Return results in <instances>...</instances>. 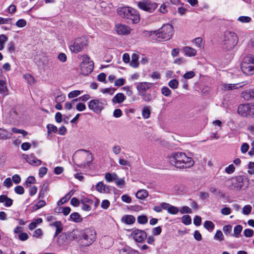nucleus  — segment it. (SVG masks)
<instances>
[{
  "label": "nucleus",
  "mask_w": 254,
  "mask_h": 254,
  "mask_svg": "<svg viewBox=\"0 0 254 254\" xmlns=\"http://www.w3.org/2000/svg\"><path fill=\"white\" fill-rule=\"evenodd\" d=\"M168 159L171 165L179 169H190L194 164L193 159L184 152H173L168 156Z\"/></svg>",
  "instance_id": "1"
},
{
  "label": "nucleus",
  "mask_w": 254,
  "mask_h": 254,
  "mask_svg": "<svg viewBox=\"0 0 254 254\" xmlns=\"http://www.w3.org/2000/svg\"><path fill=\"white\" fill-rule=\"evenodd\" d=\"M96 232L93 228H87L80 231V238L78 244L82 247H87L92 245L96 239Z\"/></svg>",
  "instance_id": "2"
},
{
  "label": "nucleus",
  "mask_w": 254,
  "mask_h": 254,
  "mask_svg": "<svg viewBox=\"0 0 254 254\" xmlns=\"http://www.w3.org/2000/svg\"><path fill=\"white\" fill-rule=\"evenodd\" d=\"M118 14L128 22L137 23L140 21V16L136 10L129 6L120 7L117 9Z\"/></svg>",
  "instance_id": "3"
},
{
  "label": "nucleus",
  "mask_w": 254,
  "mask_h": 254,
  "mask_svg": "<svg viewBox=\"0 0 254 254\" xmlns=\"http://www.w3.org/2000/svg\"><path fill=\"white\" fill-rule=\"evenodd\" d=\"M173 34V27L169 24L164 25L158 31H151L150 36L156 37L158 41H167L172 36Z\"/></svg>",
  "instance_id": "4"
},
{
  "label": "nucleus",
  "mask_w": 254,
  "mask_h": 254,
  "mask_svg": "<svg viewBox=\"0 0 254 254\" xmlns=\"http://www.w3.org/2000/svg\"><path fill=\"white\" fill-rule=\"evenodd\" d=\"M238 40V37L234 32L225 31L223 41V48L228 51L233 49L237 44Z\"/></svg>",
  "instance_id": "5"
},
{
  "label": "nucleus",
  "mask_w": 254,
  "mask_h": 254,
  "mask_svg": "<svg viewBox=\"0 0 254 254\" xmlns=\"http://www.w3.org/2000/svg\"><path fill=\"white\" fill-rule=\"evenodd\" d=\"M107 105L106 101L101 98H96L90 100L88 103V108L96 114H99Z\"/></svg>",
  "instance_id": "6"
},
{
  "label": "nucleus",
  "mask_w": 254,
  "mask_h": 254,
  "mask_svg": "<svg viewBox=\"0 0 254 254\" xmlns=\"http://www.w3.org/2000/svg\"><path fill=\"white\" fill-rule=\"evenodd\" d=\"M94 67V64L90 61L87 55L83 56V61L80 64V72L82 74L87 75L90 73Z\"/></svg>",
  "instance_id": "7"
},
{
  "label": "nucleus",
  "mask_w": 254,
  "mask_h": 254,
  "mask_svg": "<svg viewBox=\"0 0 254 254\" xmlns=\"http://www.w3.org/2000/svg\"><path fill=\"white\" fill-rule=\"evenodd\" d=\"M87 45V40L85 37L78 38L72 45L69 46V49L73 53H78L82 51Z\"/></svg>",
  "instance_id": "8"
},
{
  "label": "nucleus",
  "mask_w": 254,
  "mask_h": 254,
  "mask_svg": "<svg viewBox=\"0 0 254 254\" xmlns=\"http://www.w3.org/2000/svg\"><path fill=\"white\" fill-rule=\"evenodd\" d=\"M138 6L143 10L152 12L157 7L158 5L156 2L146 1L139 2Z\"/></svg>",
  "instance_id": "9"
},
{
  "label": "nucleus",
  "mask_w": 254,
  "mask_h": 254,
  "mask_svg": "<svg viewBox=\"0 0 254 254\" xmlns=\"http://www.w3.org/2000/svg\"><path fill=\"white\" fill-rule=\"evenodd\" d=\"M130 236L137 242H142L147 236L146 233L143 230L139 229L133 230L130 234Z\"/></svg>",
  "instance_id": "10"
},
{
  "label": "nucleus",
  "mask_w": 254,
  "mask_h": 254,
  "mask_svg": "<svg viewBox=\"0 0 254 254\" xmlns=\"http://www.w3.org/2000/svg\"><path fill=\"white\" fill-rule=\"evenodd\" d=\"M131 30L130 28L125 24L118 23L115 26V31L119 35L129 34Z\"/></svg>",
  "instance_id": "11"
},
{
  "label": "nucleus",
  "mask_w": 254,
  "mask_h": 254,
  "mask_svg": "<svg viewBox=\"0 0 254 254\" xmlns=\"http://www.w3.org/2000/svg\"><path fill=\"white\" fill-rule=\"evenodd\" d=\"M247 83V82L246 81L235 84L223 83L221 85V89L222 90L225 91L232 90L241 88L245 85Z\"/></svg>",
  "instance_id": "12"
},
{
  "label": "nucleus",
  "mask_w": 254,
  "mask_h": 254,
  "mask_svg": "<svg viewBox=\"0 0 254 254\" xmlns=\"http://www.w3.org/2000/svg\"><path fill=\"white\" fill-rule=\"evenodd\" d=\"M153 84L152 83L143 82L139 83L136 88L139 93L140 95H143L145 92L150 89L152 86Z\"/></svg>",
  "instance_id": "13"
},
{
  "label": "nucleus",
  "mask_w": 254,
  "mask_h": 254,
  "mask_svg": "<svg viewBox=\"0 0 254 254\" xmlns=\"http://www.w3.org/2000/svg\"><path fill=\"white\" fill-rule=\"evenodd\" d=\"M241 68L242 71L246 74L251 75L254 73V66L247 62L242 61Z\"/></svg>",
  "instance_id": "14"
},
{
  "label": "nucleus",
  "mask_w": 254,
  "mask_h": 254,
  "mask_svg": "<svg viewBox=\"0 0 254 254\" xmlns=\"http://www.w3.org/2000/svg\"><path fill=\"white\" fill-rule=\"evenodd\" d=\"M250 104H241L238 108V114L243 117L249 116Z\"/></svg>",
  "instance_id": "15"
},
{
  "label": "nucleus",
  "mask_w": 254,
  "mask_h": 254,
  "mask_svg": "<svg viewBox=\"0 0 254 254\" xmlns=\"http://www.w3.org/2000/svg\"><path fill=\"white\" fill-rule=\"evenodd\" d=\"M182 51L186 56L189 57H195L197 54L196 50L190 46L184 47Z\"/></svg>",
  "instance_id": "16"
},
{
  "label": "nucleus",
  "mask_w": 254,
  "mask_h": 254,
  "mask_svg": "<svg viewBox=\"0 0 254 254\" xmlns=\"http://www.w3.org/2000/svg\"><path fill=\"white\" fill-rule=\"evenodd\" d=\"M12 133L10 131L0 127V140H7L11 138Z\"/></svg>",
  "instance_id": "17"
},
{
  "label": "nucleus",
  "mask_w": 254,
  "mask_h": 254,
  "mask_svg": "<svg viewBox=\"0 0 254 254\" xmlns=\"http://www.w3.org/2000/svg\"><path fill=\"white\" fill-rule=\"evenodd\" d=\"M243 180L244 178L241 176H238L235 179V182H233V184L234 185V188L237 190H240L243 187Z\"/></svg>",
  "instance_id": "18"
},
{
  "label": "nucleus",
  "mask_w": 254,
  "mask_h": 254,
  "mask_svg": "<svg viewBox=\"0 0 254 254\" xmlns=\"http://www.w3.org/2000/svg\"><path fill=\"white\" fill-rule=\"evenodd\" d=\"M96 190L101 193H106L109 191L108 187L103 182H99L96 186Z\"/></svg>",
  "instance_id": "19"
},
{
  "label": "nucleus",
  "mask_w": 254,
  "mask_h": 254,
  "mask_svg": "<svg viewBox=\"0 0 254 254\" xmlns=\"http://www.w3.org/2000/svg\"><path fill=\"white\" fill-rule=\"evenodd\" d=\"M52 226H54L56 228V231L54 235V237H57L59 233H60L63 229V225L61 221H57L52 224H50Z\"/></svg>",
  "instance_id": "20"
},
{
  "label": "nucleus",
  "mask_w": 254,
  "mask_h": 254,
  "mask_svg": "<svg viewBox=\"0 0 254 254\" xmlns=\"http://www.w3.org/2000/svg\"><path fill=\"white\" fill-rule=\"evenodd\" d=\"M126 99V97L122 93L117 94L112 99L114 103H121Z\"/></svg>",
  "instance_id": "21"
},
{
  "label": "nucleus",
  "mask_w": 254,
  "mask_h": 254,
  "mask_svg": "<svg viewBox=\"0 0 254 254\" xmlns=\"http://www.w3.org/2000/svg\"><path fill=\"white\" fill-rule=\"evenodd\" d=\"M27 162L34 166H39L41 164L42 161L38 159L36 157L31 155L27 159Z\"/></svg>",
  "instance_id": "22"
},
{
  "label": "nucleus",
  "mask_w": 254,
  "mask_h": 254,
  "mask_svg": "<svg viewBox=\"0 0 254 254\" xmlns=\"http://www.w3.org/2000/svg\"><path fill=\"white\" fill-rule=\"evenodd\" d=\"M67 236L70 240H77L78 241V239L80 238V231L77 229L73 230Z\"/></svg>",
  "instance_id": "23"
},
{
  "label": "nucleus",
  "mask_w": 254,
  "mask_h": 254,
  "mask_svg": "<svg viewBox=\"0 0 254 254\" xmlns=\"http://www.w3.org/2000/svg\"><path fill=\"white\" fill-rule=\"evenodd\" d=\"M135 195L137 198L143 200L147 197L148 192L146 190L141 189L136 192Z\"/></svg>",
  "instance_id": "24"
},
{
  "label": "nucleus",
  "mask_w": 254,
  "mask_h": 254,
  "mask_svg": "<svg viewBox=\"0 0 254 254\" xmlns=\"http://www.w3.org/2000/svg\"><path fill=\"white\" fill-rule=\"evenodd\" d=\"M135 221V218L133 216L130 215L124 216L122 218V221L128 225L133 224Z\"/></svg>",
  "instance_id": "25"
},
{
  "label": "nucleus",
  "mask_w": 254,
  "mask_h": 254,
  "mask_svg": "<svg viewBox=\"0 0 254 254\" xmlns=\"http://www.w3.org/2000/svg\"><path fill=\"white\" fill-rule=\"evenodd\" d=\"M118 177V176L115 173H107L105 175V179L107 182L110 183L113 181L115 182Z\"/></svg>",
  "instance_id": "26"
},
{
  "label": "nucleus",
  "mask_w": 254,
  "mask_h": 254,
  "mask_svg": "<svg viewBox=\"0 0 254 254\" xmlns=\"http://www.w3.org/2000/svg\"><path fill=\"white\" fill-rule=\"evenodd\" d=\"M138 56L136 54H133L131 56V61L130 63V65L133 67H137L139 63L138 62Z\"/></svg>",
  "instance_id": "27"
},
{
  "label": "nucleus",
  "mask_w": 254,
  "mask_h": 254,
  "mask_svg": "<svg viewBox=\"0 0 254 254\" xmlns=\"http://www.w3.org/2000/svg\"><path fill=\"white\" fill-rule=\"evenodd\" d=\"M151 114L150 107L149 106H144L142 111V115L144 119H148Z\"/></svg>",
  "instance_id": "28"
},
{
  "label": "nucleus",
  "mask_w": 254,
  "mask_h": 254,
  "mask_svg": "<svg viewBox=\"0 0 254 254\" xmlns=\"http://www.w3.org/2000/svg\"><path fill=\"white\" fill-rule=\"evenodd\" d=\"M74 193V191L71 190L70 192H69L66 195H65L64 197L61 199L58 202V205H62L64 203H65L73 195Z\"/></svg>",
  "instance_id": "29"
},
{
  "label": "nucleus",
  "mask_w": 254,
  "mask_h": 254,
  "mask_svg": "<svg viewBox=\"0 0 254 254\" xmlns=\"http://www.w3.org/2000/svg\"><path fill=\"white\" fill-rule=\"evenodd\" d=\"M243 230V227L240 225H236L234 228V234L233 236L236 238H239L241 236V233Z\"/></svg>",
  "instance_id": "30"
},
{
  "label": "nucleus",
  "mask_w": 254,
  "mask_h": 254,
  "mask_svg": "<svg viewBox=\"0 0 254 254\" xmlns=\"http://www.w3.org/2000/svg\"><path fill=\"white\" fill-rule=\"evenodd\" d=\"M243 61L246 63L247 62L249 64H251L253 66H254V55L249 54L246 55L244 57Z\"/></svg>",
  "instance_id": "31"
},
{
  "label": "nucleus",
  "mask_w": 254,
  "mask_h": 254,
  "mask_svg": "<svg viewBox=\"0 0 254 254\" xmlns=\"http://www.w3.org/2000/svg\"><path fill=\"white\" fill-rule=\"evenodd\" d=\"M68 238V236L66 234L63 233L58 237V243L60 245H64L66 243Z\"/></svg>",
  "instance_id": "32"
},
{
  "label": "nucleus",
  "mask_w": 254,
  "mask_h": 254,
  "mask_svg": "<svg viewBox=\"0 0 254 254\" xmlns=\"http://www.w3.org/2000/svg\"><path fill=\"white\" fill-rule=\"evenodd\" d=\"M253 90L249 92H243L241 94V97L246 100H249L253 98Z\"/></svg>",
  "instance_id": "33"
},
{
  "label": "nucleus",
  "mask_w": 254,
  "mask_h": 254,
  "mask_svg": "<svg viewBox=\"0 0 254 254\" xmlns=\"http://www.w3.org/2000/svg\"><path fill=\"white\" fill-rule=\"evenodd\" d=\"M192 43H194L195 47L200 49L203 48L202 45V39L200 37H197L193 40Z\"/></svg>",
  "instance_id": "34"
},
{
  "label": "nucleus",
  "mask_w": 254,
  "mask_h": 254,
  "mask_svg": "<svg viewBox=\"0 0 254 254\" xmlns=\"http://www.w3.org/2000/svg\"><path fill=\"white\" fill-rule=\"evenodd\" d=\"M7 92L8 90L5 82L2 80H0V93L1 94H7Z\"/></svg>",
  "instance_id": "35"
},
{
  "label": "nucleus",
  "mask_w": 254,
  "mask_h": 254,
  "mask_svg": "<svg viewBox=\"0 0 254 254\" xmlns=\"http://www.w3.org/2000/svg\"><path fill=\"white\" fill-rule=\"evenodd\" d=\"M7 37L4 34L0 35V51L2 50L4 47L5 43L7 41Z\"/></svg>",
  "instance_id": "36"
},
{
  "label": "nucleus",
  "mask_w": 254,
  "mask_h": 254,
  "mask_svg": "<svg viewBox=\"0 0 254 254\" xmlns=\"http://www.w3.org/2000/svg\"><path fill=\"white\" fill-rule=\"evenodd\" d=\"M70 218L75 222H80L82 221V219L80 215L77 212H74L70 216Z\"/></svg>",
  "instance_id": "37"
},
{
  "label": "nucleus",
  "mask_w": 254,
  "mask_h": 254,
  "mask_svg": "<svg viewBox=\"0 0 254 254\" xmlns=\"http://www.w3.org/2000/svg\"><path fill=\"white\" fill-rule=\"evenodd\" d=\"M203 225L204 227L209 231H212L214 229V224L210 221H206Z\"/></svg>",
  "instance_id": "38"
},
{
  "label": "nucleus",
  "mask_w": 254,
  "mask_h": 254,
  "mask_svg": "<svg viewBox=\"0 0 254 254\" xmlns=\"http://www.w3.org/2000/svg\"><path fill=\"white\" fill-rule=\"evenodd\" d=\"M214 239L217 241L221 242L224 240V236L220 230H217L214 236Z\"/></svg>",
  "instance_id": "39"
},
{
  "label": "nucleus",
  "mask_w": 254,
  "mask_h": 254,
  "mask_svg": "<svg viewBox=\"0 0 254 254\" xmlns=\"http://www.w3.org/2000/svg\"><path fill=\"white\" fill-rule=\"evenodd\" d=\"M42 222V219L41 218H38L35 221L31 222L29 225V229L30 230H33L37 227V224L41 223Z\"/></svg>",
  "instance_id": "40"
},
{
  "label": "nucleus",
  "mask_w": 254,
  "mask_h": 254,
  "mask_svg": "<svg viewBox=\"0 0 254 254\" xmlns=\"http://www.w3.org/2000/svg\"><path fill=\"white\" fill-rule=\"evenodd\" d=\"M185 190V188L183 185H176L174 187V191L177 194H181Z\"/></svg>",
  "instance_id": "41"
},
{
  "label": "nucleus",
  "mask_w": 254,
  "mask_h": 254,
  "mask_svg": "<svg viewBox=\"0 0 254 254\" xmlns=\"http://www.w3.org/2000/svg\"><path fill=\"white\" fill-rule=\"evenodd\" d=\"M179 211L178 207L170 204L169 208L168 209V212L171 214H177Z\"/></svg>",
  "instance_id": "42"
},
{
  "label": "nucleus",
  "mask_w": 254,
  "mask_h": 254,
  "mask_svg": "<svg viewBox=\"0 0 254 254\" xmlns=\"http://www.w3.org/2000/svg\"><path fill=\"white\" fill-rule=\"evenodd\" d=\"M116 185L121 188H123L125 185V181L123 178H119V177H117V179L115 181Z\"/></svg>",
  "instance_id": "43"
},
{
  "label": "nucleus",
  "mask_w": 254,
  "mask_h": 254,
  "mask_svg": "<svg viewBox=\"0 0 254 254\" xmlns=\"http://www.w3.org/2000/svg\"><path fill=\"white\" fill-rule=\"evenodd\" d=\"M83 92V91L80 90H74L69 92L68 94V97L69 98H73L79 96Z\"/></svg>",
  "instance_id": "44"
},
{
  "label": "nucleus",
  "mask_w": 254,
  "mask_h": 254,
  "mask_svg": "<svg viewBox=\"0 0 254 254\" xmlns=\"http://www.w3.org/2000/svg\"><path fill=\"white\" fill-rule=\"evenodd\" d=\"M195 75V73L193 71H189L185 73L183 75V77L186 79H190L193 78Z\"/></svg>",
  "instance_id": "45"
},
{
  "label": "nucleus",
  "mask_w": 254,
  "mask_h": 254,
  "mask_svg": "<svg viewBox=\"0 0 254 254\" xmlns=\"http://www.w3.org/2000/svg\"><path fill=\"white\" fill-rule=\"evenodd\" d=\"M46 204V202L44 200H39L38 202V203L33 206V208L34 210H37L43 207V206H45Z\"/></svg>",
  "instance_id": "46"
},
{
  "label": "nucleus",
  "mask_w": 254,
  "mask_h": 254,
  "mask_svg": "<svg viewBox=\"0 0 254 254\" xmlns=\"http://www.w3.org/2000/svg\"><path fill=\"white\" fill-rule=\"evenodd\" d=\"M168 85L172 89H176L179 85V82L177 79H173L169 81Z\"/></svg>",
  "instance_id": "47"
},
{
  "label": "nucleus",
  "mask_w": 254,
  "mask_h": 254,
  "mask_svg": "<svg viewBox=\"0 0 254 254\" xmlns=\"http://www.w3.org/2000/svg\"><path fill=\"white\" fill-rule=\"evenodd\" d=\"M182 222L185 225H189L191 223V219L189 215H184L182 218Z\"/></svg>",
  "instance_id": "48"
},
{
  "label": "nucleus",
  "mask_w": 254,
  "mask_h": 254,
  "mask_svg": "<svg viewBox=\"0 0 254 254\" xmlns=\"http://www.w3.org/2000/svg\"><path fill=\"white\" fill-rule=\"evenodd\" d=\"M252 19L250 17L242 16L238 18V20L242 23H249L251 21Z\"/></svg>",
  "instance_id": "49"
},
{
  "label": "nucleus",
  "mask_w": 254,
  "mask_h": 254,
  "mask_svg": "<svg viewBox=\"0 0 254 254\" xmlns=\"http://www.w3.org/2000/svg\"><path fill=\"white\" fill-rule=\"evenodd\" d=\"M252 207L250 205H246L243 208V213L245 215H248L251 213Z\"/></svg>",
  "instance_id": "50"
},
{
  "label": "nucleus",
  "mask_w": 254,
  "mask_h": 254,
  "mask_svg": "<svg viewBox=\"0 0 254 254\" xmlns=\"http://www.w3.org/2000/svg\"><path fill=\"white\" fill-rule=\"evenodd\" d=\"M112 151L115 155H118L122 151L121 146L119 145H114L112 147Z\"/></svg>",
  "instance_id": "51"
},
{
  "label": "nucleus",
  "mask_w": 254,
  "mask_h": 254,
  "mask_svg": "<svg viewBox=\"0 0 254 254\" xmlns=\"http://www.w3.org/2000/svg\"><path fill=\"white\" fill-rule=\"evenodd\" d=\"M15 45L14 44L11 42H9L7 45V50L9 53L14 54L15 53Z\"/></svg>",
  "instance_id": "52"
},
{
  "label": "nucleus",
  "mask_w": 254,
  "mask_h": 254,
  "mask_svg": "<svg viewBox=\"0 0 254 254\" xmlns=\"http://www.w3.org/2000/svg\"><path fill=\"white\" fill-rule=\"evenodd\" d=\"M148 219L145 215H141L138 217L137 221L140 224H144L147 222Z\"/></svg>",
  "instance_id": "53"
},
{
  "label": "nucleus",
  "mask_w": 254,
  "mask_h": 254,
  "mask_svg": "<svg viewBox=\"0 0 254 254\" xmlns=\"http://www.w3.org/2000/svg\"><path fill=\"white\" fill-rule=\"evenodd\" d=\"M16 25L18 27H25L27 24L26 21L24 19H19L16 22Z\"/></svg>",
  "instance_id": "54"
},
{
  "label": "nucleus",
  "mask_w": 254,
  "mask_h": 254,
  "mask_svg": "<svg viewBox=\"0 0 254 254\" xmlns=\"http://www.w3.org/2000/svg\"><path fill=\"white\" fill-rule=\"evenodd\" d=\"M48 129V133L49 134L51 132H56L57 131V127L55 126L52 124H48L47 126Z\"/></svg>",
  "instance_id": "55"
},
{
  "label": "nucleus",
  "mask_w": 254,
  "mask_h": 254,
  "mask_svg": "<svg viewBox=\"0 0 254 254\" xmlns=\"http://www.w3.org/2000/svg\"><path fill=\"white\" fill-rule=\"evenodd\" d=\"M115 89L112 88H107L102 89L101 92L104 94L109 93L110 95H113L114 93Z\"/></svg>",
  "instance_id": "56"
},
{
  "label": "nucleus",
  "mask_w": 254,
  "mask_h": 254,
  "mask_svg": "<svg viewBox=\"0 0 254 254\" xmlns=\"http://www.w3.org/2000/svg\"><path fill=\"white\" fill-rule=\"evenodd\" d=\"M15 192L18 194H22L24 192V189L21 186H17L14 189Z\"/></svg>",
  "instance_id": "57"
},
{
  "label": "nucleus",
  "mask_w": 254,
  "mask_h": 254,
  "mask_svg": "<svg viewBox=\"0 0 254 254\" xmlns=\"http://www.w3.org/2000/svg\"><path fill=\"white\" fill-rule=\"evenodd\" d=\"M210 191L212 193H213L214 194L219 196L220 197H224L225 195L223 193H222L220 191L217 190V189L214 188H211Z\"/></svg>",
  "instance_id": "58"
},
{
  "label": "nucleus",
  "mask_w": 254,
  "mask_h": 254,
  "mask_svg": "<svg viewBox=\"0 0 254 254\" xmlns=\"http://www.w3.org/2000/svg\"><path fill=\"white\" fill-rule=\"evenodd\" d=\"M248 173L251 175L254 174V162H250L248 165Z\"/></svg>",
  "instance_id": "59"
},
{
  "label": "nucleus",
  "mask_w": 254,
  "mask_h": 254,
  "mask_svg": "<svg viewBox=\"0 0 254 254\" xmlns=\"http://www.w3.org/2000/svg\"><path fill=\"white\" fill-rule=\"evenodd\" d=\"M78 101V99H73L71 102H66L65 104V108L67 110H70L72 107V105L75 103V102Z\"/></svg>",
  "instance_id": "60"
},
{
  "label": "nucleus",
  "mask_w": 254,
  "mask_h": 254,
  "mask_svg": "<svg viewBox=\"0 0 254 254\" xmlns=\"http://www.w3.org/2000/svg\"><path fill=\"white\" fill-rule=\"evenodd\" d=\"M192 212L191 209L188 206H185L181 208L180 212L182 214L184 213H191Z\"/></svg>",
  "instance_id": "61"
},
{
  "label": "nucleus",
  "mask_w": 254,
  "mask_h": 254,
  "mask_svg": "<svg viewBox=\"0 0 254 254\" xmlns=\"http://www.w3.org/2000/svg\"><path fill=\"white\" fill-rule=\"evenodd\" d=\"M162 93L165 96H169L171 93V91L167 87H164L161 89Z\"/></svg>",
  "instance_id": "62"
},
{
  "label": "nucleus",
  "mask_w": 254,
  "mask_h": 254,
  "mask_svg": "<svg viewBox=\"0 0 254 254\" xmlns=\"http://www.w3.org/2000/svg\"><path fill=\"white\" fill-rule=\"evenodd\" d=\"M249 149V145L247 143H244L241 146V151L243 153H246Z\"/></svg>",
  "instance_id": "63"
},
{
  "label": "nucleus",
  "mask_w": 254,
  "mask_h": 254,
  "mask_svg": "<svg viewBox=\"0 0 254 254\" xmlns=\"http://www.w3.org/2000/svg\"><path fill=\"white\" fill-rule=\"evenodd\" d=\"M244 233L246 237H251L254 235V231L250 229H247L244 230Z\"/></svg>",
  "instance_id": "64"
}]
</instances>
